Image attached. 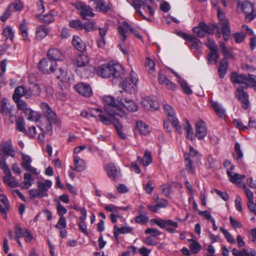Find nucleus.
I'll list each match as a JSON object with an SVG mask.
<instances>
[{"label":"nucleus","instance_id":"16","mask_svg":"<svg viewBox=\"0 0 256 256\" xmlns=\"http://www.w3.org/2000/svg\"><path fill=\"white\" fill-rule=\"evenodd\" d=\"M104 169L109 178H112L114 180L120 176V170L116 168L114 163H110L106 165Z\"/></svg>","mask_w":256,"mask_h":256},{"label":"nucleus","instance_id":"9","mask_svg":"<svg viewBox=\"0 0 256 256\" xmlns=\"http://www.w3.org/2000/svg\"><path fill=\"white\" fill-rule=\"evenodd\" d=\"M236 96L240 102L242 107L244 110L248 108L250 106L248 95L242 88H238L235 94Z\"/></svg>","mask_w":256,"mask_h":256},{"label":"nucleus","instance_id":"35","mask_svg":"<svg viewBox=\"0 0 256 256\" xmlns=\"http://www.w3.org/2000/svg\"><path fill=\"white\" fill-rule=\"evenodd\" d=\"M137 161L139 164H142L144 166L149 165L152 161L151 154L149 150H146L143 158L138 157Z\"/></svg>","mask_w":256,"mask_h":256},{"label":"nucleus","instance_id":"50","mask_svg":"<svg viewBox=\"0 0 256 256\" xmlns=\"http://www.w3.org/2000/svg\"><path fill=\"white\" fill-rule=\"evenodd\" d=\"M185 120L186 126H184V128L186 131L187 138L190 140H192L194 136L193 128L188 121L186 119Z\"/></svg>","mask_w":256,"mask_h":256},{"label":"nucleus","instance_id":"37","mask_svg":"<svg viewBox=\"0 0 256 256\" xmlns=\"http://www.w3.org/2000/svg\"><path fill=\"white\" fill-rule=\"evenodd\" d=\"M161 228H165L168 226H171L174 228H177L178 224L176 222L172 221V220H163L162 219L158 220V222L156 224Z\"/></svg>","mask_w":256,"mask_h":256},{"label":"nucleus","instance_id":"42","mask_svg":"<svg viewBox=\"0 0 256 256\" xmlns=\"http://www.w3.org/2000/svg\"><path fill=\"white\" fill-rule=\"evenodd\" d=\"M3 178L4 182L12 188H16L18 185V182L12 174L6 176Z\"/></svg>","mask_w":256,"mask_h":256},{"label":"nucleus","instance_id":"8","mask_svg":"<svg viewBox=\"0 0 256 256\" xmlns=\"http://www.w3.org/2000/svg\"><path fill=\"white\" fill-rule=\"evenodd\" d=\"M56 64L49 59L44 58L38 64V68L40 72L44 74L54 72L56 68Z\"/></svg>","mask_w":256,"mask_h":256},{"label":"nucleus","instance_id":"38","mask_svg":"<svg viewBox=\"0 0 256 256\" xmlns=\"http://www.w3.org/2000/svg\"><path fill=\"white\" fill-rule=\"evenodd\" d=\"M16 122V128L18 130L27 134V131L25 128V121L22 117H18Z\"/></svg>","mask_w":256,"mask_h":256},{"label":"nucleus","instance_id":"24","mask_svg":"<svg viewBox=\"0 0 256 256\" xmlns=\"http://www.w3.org/2000/svg\"><path fill=\"white\" fill-rule=\"evenodd\" d=\"M98 75L104 78L110 77L108 64H104L97 68L96 70Z\"/></svg>","mask_w":256,"mask_h":256},{"label":"nucleus","instance_id":"5","mask_svg":"<svg viewBox=\"0 0 256 256\" xmlns=\"http://www.w3.org/2000/svg\"><path fill=\"white\" fill-rule=\"evenodd\" d=\"M138 77L133 70L130 71L128 78H126L122 83L123 89L130 94L136 92L138 89Z\"/></svg>","mask_w":256,"mask_h":256},{"label":"nucleus","instance_id":"3","mask_svg":"<svg viewBox=\"0 0 256 256\" xmlns=\"http://www.w3.org/2000/svg\"><path fill=\"white\" fill-rule=\"evenodd\" d=\"M185 164L187 170L192 174H194L195 169L192 164L196 163L199 164L200 162V154L192 146H190V152L188 154H184Z\"/></svg>","mask_w":256,"mask_h":256},{"label":"nucleus","instance_id":"10","mask_svg":"<svg viewBox=\"0 0 256 256\" xmlns=\"http://www.w3.org/2000/svg\"><path fill=\"white\" fill-rule=\"evenodd\" d=\"M117 102L119 106L122 105L126 109L130 112H135L138 110V106L134 100L130 98L118 97Z\"/></svg>","mask_w":256,"mask_h":256},{"label":"nucleus","instance_id":"1","mask_svg":"<svg viewBox=\"0 0 256 256\" xmlns=\"http://www.w3.org/2000/svg\"><path fill=\"white\" fill-rule=\"evenodd\" d=\"M102 101L104 104L105 110L108 114L111 117L118 116L121 118L126 116L125 112L119 106L117 100L110 96H106L102 98Z\"/></svg>","mask_w":256,"mask_h":256},{"label":"nucleus","instance_id":"33","mask_svg":"<svg viewBox=\"0 0 256 256\" xmlns=\"http://www.w3.org/2000/svg\"><path fill=\"white\" fill-rule=\"evenodd\" d=\"M96 10L98 12H106L111 10L110 6L108 4H106L104 0H100L95 2Z\"/></svg>","mask_w":256,"mask_h":256},{"label":"nucleus","instance_id":"14","mask_svg":"<svg viewBox=\"0 0 256 256\" xmlns=\"http://www.w3.org/2000/svg\"><path fill=\"white\" fill-rule=\"evenodd\" d=\"M90 61L88 56L84 54H80L74 58L72 62L77 68H84L88 65Z\"/></svg>","mask_w":256,"mask_h":256},{"label":"nucleus","instance_id":"25","mask_svg":"<svg viewBox=\"0 0 256 256\" xmlns=\"http://www.w3.org/2000/svg\"><path fill=\"white\" fill-rule=\"evenodd\" d=\"M226 174L230 177V181L235 184H240L242 181L243 179L245 178L244 175L234 173L230 170H227Z\"/></svg>","mask_w":256,"mask_h":256},{"label":"nucleus","instance_id":"43","mask_svg":"<svg viewBox=\"0 0 256 256\" xmlns=\"http://www.w3.org/2000/svg\"><path fill=\"white\" fill-rule=\"evenodd\" d=\"M96 113H98V116L100 120L104 124H110L112 122V120L107 117L105 114H104V112L102 110L99 108H96L95 110Z\"/></svg>","mask_w":256,"mask_h":256},{"label":"nucleus","instance_id":"55","mask_svg":"<svg viewBox=\"0 0 256 256\" xmlns=\"http://www.w3.org/2000/svg\"><path fill=\"white\" fill-rule=\"evenodd\" d=\"M145 66L149 73H152L155 70V64L149 58L146 60Z\"/></svg>","mask_w":256,"mask_h":256},{"label":"nucleus","instance_id":"53","mask_svg":"<svg viewBox=\"0 0 256 256\" xmlns=\"http://www.w3.org/2000/svg\"><path fill=\"white\" fill-rule=\"evenodd\" d=\"M83 28L87 32H91L96 30L97 26L94 22L88 20L83 24Z\"/></svg>","mask_w":256,"mask_h":256},{"label":"nucleus","instance_id":"11","mask_svg":"<svg viewBox=\"0 0 256 256\" xmlns=\"http://www.w3.org/2000/svg\"><path fill=\"white\" fill-rule=\"evenodd\" d=\"M207 134L206 124L202 120L196 123V136L200 140H203Z\"/></svg>","mask_w":256,"mask_h":256},{"label":"nucleus","instance_id":"46","mask_svg":"<svg viewBox=\"0 0 256 256\" xmlns=\"http://www.w3.org/2000/svg\"><path fill=\"white\" fill-rule=\"evenodd\" d=\"M188 41L190 42V46L196 50H198L202 47V43L195 36H191Z\"/></svg>","mask_w":256,"mask_h":256},{"label":"nucleus","instance_id":"19","mask_svg":"<svg viewBox=\"0 0 256 256\" xmlns=\"http://www.w3.org/2000/svg\"><path fill=\"white\" fill-rule=\"evenodd\" d=\"M134 230L132 227L125 226L120 228L116 225L114 226V236L116 240L118 242V236L120 234L132 233Z\"/></svg>","mask_w":256,"mask_h":256},{"label":"nucleus","instance_id":"49","mask_svg":"<svg viewBox=\"0 0 256 256\" xmlns=\"http://www.w3.org/2000/svg\"><path fill=\"white\" fill-rule=\"evenodd\" d=\"M188 240L192 242L190 245V248L192 253L197 254L200 251L201 246L199 243L192 239H190Z\"/></svg>","mask_w":256,"mask_h":256},{"label":"nucleus","instance_id":"2","mask_svg":"<svg viewBox=\"0 0 256 256\" xmlns=\"http://www.w3.org/2000/svg\"><path fill=\"white\" fill-rule=\"evenodd\" d=\"M230 78L232 82L234 84L244 85V88L250 86L256 90V76L255 75L250 74L248 75L240 74L237 72H233L230 75Z\"/></svg>","mask_w":256,"mask_h":256},{"label":"nucleus","instance_id":"47","mask_svg":"<svg viewBox=\"0 0 256 256\" xmlns=\"http://www.w3.org/2000/svg\"><path fill=\"white\" fill-rule=\"evenodd\" d=\"M2 34L6 40L10 38L11 41H12L14 38V32L12 28L10 26L4 29Z\"/></svg>","mask_w":256,"mask_h":256},{"label":"nucleus","instance_id":"17","mask_svg":"<svg viewBox=\"0 0 256 256\" xmlns=\"http://www.w3.org/2000/svg\"><path fill=\"white\" fill-rule=\"evenodd\" d=\"M0 147L3 152L8 156L14 157V149L12 146V141L11 140H8L6 141L3 142Z\"/></svg>","mask_w":256,"mask_h":256},{"label":"nucleus","instance_id":"20","mask_svg":"<svg viewBox=\"0 0 256 256\" xmlns=\"http://www.w3.org/2000/svg\"><path fill=\"white\" fill-rule=\"evenodd\" d=\"M23 8L22 3L19 0H16L15 2L11 4L5 12L4 16H10L14 14V12L20 10Z\"/></svg>","mask_w":256,"mask_h":256},{"label":"nucleus","instance_id":"32","mask_svg":"<svg viewBox=\"0 0 256 256\" xmlns=\"http://www.w3.org/2000/svg\"><path fill=\"white\" fill-rule=\"evenodd\" d=\"M74 168H73L74 170L76 172H82L85 169L86 164L84 160L81 159L78 156H74Z\"/></svg>","mask_w":256,"mask_h":256},{"label":"nucleus","instance_id":"41","mask_svg":"<svg viewBox=\"0 0 256 256\" xmlns=\"http://www.w3.org/2000/svg\"><path fill=\"white\" fill-rule=\"evenodd\" d=\"M52 124H54V123L45 120L44 122L42 123L40 128L43 132L52 134Z\"/></svg>","mask_w":256,"mask_h":256},{"label":"nucleus","instance_id":"52","mask_svg":"<svg viewBox=\"0 0 256 256\" xmlns=\"http://www.w3.org/2000/svg\"><path fill=\"white\" fill-rule=\"evenodd\" d=\"M218 44L221 51L224 56L228 58H233L234 56L226 48L225 44L222 42H219Z\"/></svg>","mask_w":256,"mask_h":256},{"label":"nucleus","instance_id":"21","mask_svg":"<svg viewBox=\"0 0 256 256\" xmlns=\"http://www.w3.org/2000/svg\"><path fill=\"white\" fill-rule=\"evenodd\" d=\"M110 76L120 77L123 73V68L122 66L118 63H108Z\"/></svg>","mask_w":256,"mask_h":256},{"label":"nucleus","instance_id":"27","mask_svg":"<svg viewBox=\"0 0 256 256\" xmlns=\"http://www.w3.org/2000/svg\"><path fill=\"white\" fill-rule=\"evenodd\" d=\"M72 44L73 46L79 52H82L86 50V45L79 36H74Z\"/></svg>","mask_w":256,"mask_h":256},{"label":"nucleus","instance_id":"7","mask_svg":"<svg viewBox=\"0 0 256 256\" xmlns=\"http://www.w3.org/2000/svg\"><path fill=\"white\" fill-rule=\"evenodd\" d=\"M40 108L46 118V120L53 122L54 124H58L60 120L56 116V112L52 110L50 106L45 102H42L40 104Z\"/></svg>","mask_w":256,"mask_h":256},{"label":"nucleus","instance_id":"18","mask_svg":"<svg viewBox=\"0 0 256 256\" xmlns=\"http://www.w3.org/2000/svg\"><path fill=\"white\" fill-rule=\"evenodd\" d=\"M47 56L49 60L52 62L62 60L64 58L62 52L58 49L52 48L50 49L47 52Z\"/></svg>","mask_w":256,"mask_h":256},{"label":"nucleus","instance_id":"30","mask_svg":"<svg viewBox=\"0 0 256 256\" xmlns=\"http://www.w3.org/2000/svg\"><path fill=\"white\" fill-rule=\"evenodd\" d=\"M211 106L212 108L214 110L216 114L220 117L223 118L225 116V110L224 108H222L221 105L218 104V102L212 100L210 102Z\"/></svg>","mask_w":256,"mask_h":256},{"label":"nucleus","instance_id":"36","mask_svg":"<svg viewBox=\"0 0 256 256\" xmlns=\"http://www.w3.org/2000/svg\"><path fill=\"white\" fill-rule=\"evenodd\" d=\"M24 112L26 118L29 120L37 122L40 118L39 114L30 108L26 109Z\"/></svg>","mask_w":256,"mask_h":256},{"label":"nucleus","instance_id":"23","mask_svg":"<svg viewBox=\"0 0 256 256\" xmlns=\"http://www.w3.org/2000/svg\"><path fill=\"white\" fill-rule=\"evenodd\" d=\"M18 29L22 36V39L24 42H29L28 22L26 20H23L20 24Z\"/></svg>","mask_w":256,"mask_h":256},{"label":"nucleus","instance_id":"6","mask_svg":"<svg viewBox=\"0 0 256 256\" xmlns=\"http://www.w3.org/2000/svg\"><path fill=\"white\" fill-rule=\"evenodd\" d=\"M237 12L246 16H256V10H254L253 4L247 0L238 2Z\"/></svg>","mask_w":256,"mask_h":256},{"label":"nucleus","instance_id":"26","mask_svg":"<svg viewBox=\"0 0 256 256\" xmlns=\"http://www.w3.org/2000/svg\"><path fill=\"white\" fill-rule=\"evenodd\" d=\"M48 34V29L44 25L38 26L36 30V39L40 40L45 38Z\"/></svg>","mask_w":256,"mask_h":256},{"label":"nucleus","instance_id":"63","mask_svg":"<svg viewBox=\"0 0 256 256\" xmlns=\"http://www.w3.org/2000/svg\"><path fill=\"white\" fill-rule=\"evenodd\" d=\"M69 25L70 27L78 30L83 29V24L79 20H73L70 22Z\"/></svg>","mask_w":256,"mask_h":256},{"label":"nucleus","instance_id":"57","mask_svg":"<svg viewBox=\"0 0 256 256\" xmlns=\"http://www.w3.org/2000/svg\"><path fill=\"white\" fill-rule=\"evenodd\" d=\"M205 45L209 48L210 52L218 51L217 46L214 40L208 38Z\"/></svg>","mask_w":256,"mask_h":256},{"label":"nucleus","instance_id":"39","mask_svg":"<svg viewBox=\"0 0 256 256\" xmlns=\"http://www.w3.org/2000/svg\"><path fill=\"white\" fill-rule=\"evenodd\" d=\"M56 78L62 82H68L70 78L68 76L67 72L63 68L58 69L56 74Z\"/></svg>","mask_w":256,"mask_h":256},{"label":"nucleus","instance_id":"44","mask_svg":"<svg viewBox=\"0 0 256 256\" xmlns=\"http://www.w3.org/2000/svg\"><path fill=\"white\" fill-rule=\"evenodd\" d=\"M32 180L33 179L30 174H25L24 175V181L20 184L21 188H22L28 189L32 186Z\"/></svg>","mask_w":256,"mask_h":256},{"label":"nucleus","instance_id":"13","mask_svg":"<svg viewBox=\"0 0 256 256\" xmlns=\"http://www.w3.org/2000/svg\"><path fill=\"white\" fill-rule=\"evenodd\" d=\"M76 90L82 96L90 97L92 94V91L90 84L86 83H79L76 86Z\"/></svg>","mask_w":256,"mask_h":256},{"label":"nucleus","instance_id":"15","mask_svg":"<svg viewBox=\"0 0 256 256\" xmlns=\"http://www.w3.org/2000/svg\"><path fill=\"white\" fill-rule=\"evenodd\" d=\"M22 166L25 170L35 175L38 174V173L37 172L36 169L32 168L30 166L32 160L29 156L22 154Z\"/></svg>","mask_w":256,"mask_h":256},{"label":"nucleus","instance_id":"51","mask_svg":"<svg viewBox=\"0 0 256 256\" xmlns=\"http://www.w3.org/2000/svg\"><path fill=\"white\" fill-rule=\"evenodd\" d=\"M28 88L30 90V92L32 93V96H39L41 94V88L37 84H31Z\"/></svg>","mask_w":256,"mask_h":256},{"label":"nucleus","instance_id":"64","mask_svg":"<svg viewBox=\"0 0 256 256\" xmlns=\"http://www.w3.org/2000/svg\"><path fill=\"white\" fill-rule=\"evenodd\" d=\"M14 100L17 104V107L19 110L26 111L28 108H27V104L21 98Z\"/></svg>","mask_w":256,"mask_h":256},{"label":"nucleus","instance_id":"60","mask_svg":"<svg viewBox=\"0 0 256 256\" xmlns=\"http://www.w3.org/2000/svg\"><path fill=\"white\" fill-rule=\"evenodd\" d=\"M220 230L224 234L226 240L231 244H234L235 240L233 236L228 232L222 228H220Z\"/></svg>","mask_w":256,"mask_h":256},{"label":"nucleus","instance_id":"28","mask_svg":"<svg viewBox=\"0 0 256 256\" xmlns=\"http://www.w3.org/2000/svg\"><path fill=\"white\" fill-rule=\"evenodd\" d=\"M228 62L226 58H222L220 63L218 69V75L220 78H222L226 74L228 70Z\"/></svg>","mask_w":256,"mask_h":256},{"label":"nucleus","instance_id":"4","mask_svg":"<svg viewBox=\"0 0 256 256\" xmlns=\"http://www.w3.org/2000/svg\"><path fill=\"white\" fill-rule=\"evenodd\" d=\"M128 30H129L137 38L139 39L142 38V37L140 35L138 30L133 28L126 22L124 21L118 27V34L121 40V43L120 44V47H122V44H124L128 37L127 36V32Z\"/></svg>","mask_w":256,"mask_h":256},{"label":"nucleus","instance_id":"59","mask_svg":"<svg viewBox=\"0 0 256 256\" xmlns=\"http://www.w3.org/2000/svg\"><path fill=\"white\" fill-rule=\"evenodd\" d=\"M134 220L137 224H144L148 222V218L146 214H140L134 218Z\"/></svg>","mask_w":256,"mask_h":256},{"label":"nucleus","instance_id":"45","mask_svg":"<svg viewBox=\"0 0 256 256\" xmlns=\"http://www.w3.org/2000/svg\"><path fill=\"white\" fill-rule=\"evenodd\" d=\"M220 20L222 22V34H231L230 23L227 19H224V17H220Z\"/></svg>","mask_w":256,"mask_h":256},{"label":"nucleus","instance_id":"62","mask_svg":"<svg viewBox=\"0 0 256 256\" xmlns=\"http://www.w3.org/2000/svg\"><path fill=\"white\" fill-rule=\"evenodd\" d=\"M144 232L146 234H149L153 237L158 236L162 234L159 230L154 228H148L144 230Z\"/></svg>","mask_w":256,"mask_h":256},{"label":"nucleus","instance_id":"54","mask_svg":"<svg viewBox=\"0 0 256 256\" xmlns=\"http://www.w3.org/2000/svg\"><path fill=\"white\" fill-rule=\"evenodd\" d=\"M30 198H42L45 197L42 192H41L40 188H38L36 189H32L29 190Z\"/></svg>","mask_w":256,"mask_h":256},{"label":"nucleus","instance_id":"58","mask_svg":"<svg viewBox=\"0 0 256 256\" xmlns=\"http://www.w3.org/2000/svg\"><path fill=\"white\" fill-rule=\"evenodd\" d=\"M164 108L168 120L174 116V112L170 106L164 104Z\"/></svg>","mask_w":256,"mask_h":256},{"label":"nucleus","instance_id":"48","mask_svg":"<svg viewBox=\"0 0 256 256\" xmlns=\"http://www.w3.org/2000/svg\"><path fill=\"white\" fill-rule=\"evenodd\" d=\"M178 82L180 84L183 91L187 94H190L192 93V90L189 87L186 81L180 78L177 80Z\"/></svg>","mask_w":256,"mask_h":256},{"label":"nucleus","instance_id":"12","mask_svg":"<svg viewBox=\"0 0 256 256\" xmlns=\"http://www.w3.org/2000/svg\"><path fill=\"white\" fill-rule=\"evenodd\" d=\"M73 6L80 11L81 16H91L94 14L92 8L83 2L78 1Z\"/></svg>","mask_w":256,"mask_h":256},{"label":"nucleus","instance_id":"40","mask_svg":"<svg viewBox=\"0 0 256 256\" xmlns=\"http://www.w3.org/2000/svg\"><path fill=\"white\" fill-rule=\"evenodd\" d=\"M220 55L218 51L210 52L207 56L208 64H216L218 62V59L219 58Z\"/></svg>","mask_w":256,"mask_h":256},{"label":"nucleus","instance_id":"31","mask_svg":"<svg viewBox=\"0 0 256 256\" xmlns=\"http://www.w3.org/2000/svg\"><path fill=\"white\" fill-rule=\"evenodd\" d=\"M136 130L142 135L146 136L150 133L148 126L142 121H138L136 122Z\"/></svg>","mask_w":256,"mask_h":256},{"label":"nucleus","instance_id":"29","mask_svg":"<svg viewBox=\"0 0 256 256\" xmlns=\"http://www.w3.org/2000/svg\"><path fill=\"white\" fill-rule=\"evenodd\" d=\"M52 182L48 180H46L44 182H37L38 188H40V190L42 192V194H44V196H48L47 191L48 190V189L52 186Z\"/></svg>","mask_w":256,"mask_h":256},{"label":"nucleus","instance_id":"56","mask_svg":"<svg viewBox=\"0 0 256 256\" xmlns=\"http://www.w3.org/2000/svg\"><path fill=\"white\" fill-rule=\"evenodd\" d=\"M24 90V86H18L14 90L12 96L13 100L21 98L22 97V93Z\"/></svg>","mask_w":256,"mask_h":256},{"label":"nucleus","instance_id":"34","mask_svg":"<svg viewBox=\"0 0 256 256\" xmlns=\"http://www.w3.org/2000/svg\"><path fill=\"white\" fill-rule=\"evenodd\" d=\"M0 112L2 116H7L8 114L11 112L14 108L10 106L7 103L6 100L4 98L1 101Z\"/></svg>","mask_w":256,"mask_h":256},{"label":"nucleus","instance_id":"22","mask_svg":"<svg viewBox=\"0 0 256 256\" xmlns=\"http://www.w3.org/2000/svg\"><path fill=\"white\" fill-rule=\"evenodd\" d=\"M142 105L148 110H155L158 108V102L152 100L150 97L144 98L142 102Z\"/></svg>","mask_w":256,"mask_h":256},{"label":"nucleus","instance_id":"61","mask_svg":"<svg viewBox=\"0 0 256 256\" xmlns=\"http://www.w3.org/2000/svg\"><path fill=\"white\" fill-rule=\"evenodd\" d=\"M169 120L170 121L173 126L176 128L177 132L179 134H182V129L178 120L175 116H174L172 118L169 119Z\"/></svg>","mask_w":256,"mask_h":256}]
</instances>
